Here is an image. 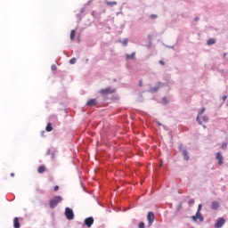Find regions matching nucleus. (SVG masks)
Here are the masks:
<instances>
[{"label":"nucleus","mask_w":228,"mask_h":228,"mask_svg":"<svg viewBox=\"0 0 228 228\" xmlns=\"http://www.w3.org/2000/svg\"><path fill=\"white\" fill-rule=\"evenodd\" d=\"M154 212H149L147 215V221H148V225L149 227H151V225H152V224H154Z\"/></svg>","instance_id":"obj_4"},{"label":"nucleus","mask_w":228,"mask_h":228,"mask_svg":"<svg viewBox=\"0 0 228 228\" xmlns=\"http://www.w3.org/2000/svg\"><path fill=\"white\" fill-rule=\"evenodd\" d=\"M183 156L185 161H188V159H190V157L188 156V151L183 150Z\"/></svg>","instance_id":"obj_15"},{"label":"nucleus","mask_w":228,"mask_h":228,"mask_svg":"<svg viewBox=\"0 0 228 228\" xmlns=\"http://www.w3.org/2000/svg\"><path fill=\"white\" fill-rule=\"evenodd\" d=\"M225 224V219H224L223 217H220L219 219H217V222L215 224L216 228H220V227H224V225Z\"/></svg>","instance_id":"obj_7"},{"label":"nucleus","mask_w":228,"mask_h":228,"mask_svg":"<svg viewBox=\"0 0 228 228\" xmlns=\"http://www.w3.org/2000/svg\"><path fill=\"white\" fill-rule=\"evenodd\" d=\"M158 18V15H156V14H151V19H157Z\"/></svg>","instance_id":"obj_25"},{"label":"nucleus","mask_w":228,"mask_h":228,"mask_svg":"<svg viewBox=\"0 0 228 228\" xmlns=\"http://www.w3.org/2000/svg\"><path fill=\"white\" fill-rule=\"evenodd\" d=\"M139 86H142V81H140V83H139Z\"/></svg>","instance_id":"obj_31"},{"label":"nucleus","mask_w":228,"mask_h":228,"mask_svg":"<svg viewBox=\"0 0 228 228\" xmlns=\"http://www.w3.org/2000/svg\"><path fill=\"white\" fill-rule=\"evenodd\" d=\"M117 90L111 87L100 90V94H102V95H109L110 94H115Z\"/></svg>","instance_id":"obj_3"},{"label":"nucleus","mask_w":228,"mask_h":228,"mask_svg":"<svg viewBox=\"0 0 228 228\" xmlns=\"http://www.w3.org/2000/svg\"><path fill=\"white\" fill-rule=\"evenodd\" d=\"M117 5V2L113 1V2H107V6H115Z\"/></svg>","instance_id":"obj_20"},{"label":"nucleus","mask_w":228,"mask_h":228,"mask_svg":"<svg viewBox=\"0 0 228 228\" xmlns=\"http://www.w3.org/2000/svg\"><path fill=\"white\" fill-rule=\"evenodd\" d=\"M85 224L87 227H92L94 225V217H87L85 219Z\"/></svg>","instance_id":"obj_8"},{"label":"nucleus","mask_w":228,"mask_h":228,"mask_svg":"<svg viewBox=\"0 0 228 228\" xmlns=\"http://www.w3.org/2000/svg\"><path fill=\"white\" fill-rule=\"evenodd\" d=\"M159 63L160 65H165V61H159Z\"/></svg>","instance_id":"obj_28"},{"label":"nucleus","mask_w":228,"mask_h":228,"mask_svg":"<svg viewBox=\"0 0 228 228\" xmlns=\"http://www.w3.org/2000/svg\"><path fill=\"white\" fill-rule=\"evenodd\" d=\"M53 190H54V191H58V190H60V186L55 185Z\"/></svg>","instance_id":"obj_26"},{"label":"nucleus","mask_w":228,"mask_h":228,"mask_svg":"<svg viewBox=\"0 0 228 228\" xmlns=\"http://www.w3.org/2000/svg\"><path fill=\"white\" fill-rule=\"evenodd\" d=\"M216 159H218V165H224V157L222 156V153H216Z\"/></svg>","instance_id":"obj_9"},{"label":"nucleus","mask_w":228,"mask_h":228,"mask_svg":"<svg viewBox=\"0 0 228 228\" xmlns=\"http://www.w3.org/2000/svg\"><path fill=\"white\" fill-rule=\"evenodd\" d=\"M76 61H77V59H76V58H72L69 60L70 65H74V63H76Z\"/></svg>","instance_id":"obj_21"},{"label":"nucleus","mask_w":228,"mask_h":228,"mask_svg":"<svg viewBox=\"0 0 228 228\" xmlns=\"http://www.w3.org/2000/svg\"><path fill=\"white\" fill-rule=\"evenodd\" d=\"M123 44H124V45H127V39H125V40L123 41Z\"/></svg>","instance_id":"obj_27"},{"label":"nucleus","mask_w":228,"mask_h":228,"mask_svg":"<svg viewBox=\"0 0 228 228\" xmlns=\"http://www.w3.org/2000/svg\"><path fill=\"white\" fill-rule=\"evenodd\" d=\"M13 227L20 228V223H19V217H14L13 219Z\"/></svg>","instance_id":"obj_12"},{"label":"nucleus","mask_w":228,"mask_h":228,"mask_svg":"<svg viewBox=\"0 0 228 228\" xmlns=\"http://www.w3.org/2000/svg\"><path fill=\"white\" fill-rule=\"evenodd\" d=\"M227 100V95L223 96V101H226Z\"/></svg>","instance_id":"obj_30"},{"label":"nucleus","mask_w":228,"mask_h":228,"mask_svg":"<svg viewBox=\"0 0 228 228\" xmlns=\"http://www.w3.org/2000/svg\"><path fill=\"white\" fill-rule=\"evenodd\" d=\"M227 147V143H224L222 149H225Z\"/></svg>","instance_id":"obj_29"},{"label":"nucleus","mask_w":228,"mask_h":228,"mask_svg":"<svg viewBox=\"0 0 228 228\" xmlns=\"http://www.w3.org/2000/svg\"><path fill=\"white\" fill-rule=\"evenodd\" d=\"M86 106H97V100L96 99H91L86 102Z\"/></svg>","instance_id":"obj_10"},{"label":"nucleus","mask_w":228,"mask_h":228,"mask_svg":"<svg viewBox=\"0 0 228 228\" xmlns=\"http://www.w3.org/2000/svg\"><path fill=\"white\" fill-rule=\"evenodd\" d=\"M135 54H136L135 53H133L132 54H126V60H131V58L134 59Z\"/></svg>","instance_id":"obj_19"},{"label":"nucleus","mask_w":228,"mask_h":228,"mask_svg":"<svg viewBox=\"0 0 228 228\" xmlns=\"http://www.w3.org/2000/svg\"><path fill=\"white\" fill-rule=\"evenodd\" d=\"M216 41L215 40V38H210L207 42L208 45H213V44H216Z\"/></svg>","instance_id":"obj_18"},{"label":"nucleus","mask_w":228,"mask_h":228,"mask_svg":"<svg viewBox=\"0 0 228 228\" xmlns=\"http://www.w3.org/2000/svg\"><path fill=\"white\" fill-rule=\"evenodd\" d=\"M45 170H47V167H45V166H40V167L37 168L38 174H44V172H45Z\"/></svg>","instance_id":"obj_13"},{"label":"nucleus","mask_w":228,"mask_h":228,"mask_svg":"<svg viewBox=\"0 0 228 228\" xmlns=\"http://www.w3.org/2000/svg\"><path fill=\"white\" fill-rule=\"evenodd\" d=\"M69 37H70V40L74 41V38H76V30L75 29L71 30Z\"/></svg>","instance_id":"obj_16"},{"label":"nucleus","mask_w":228,"mask_h":228,"mask_svg":"<svg viewBox=\"0 0 228 228\" xmlns=\"http://www.w3.org/2000/svg\"><path fill=\"white\" fill-rule=\"evenodd\" d=\"M206 111V108H202L199 113H198V116L196 118V121L198 122V124L200 126H202V121L200 120V117H202L203 113Z\"/></svg>","instance_id":"obj_6"},{"label":"nucleus","mask_w":228,"mask_h":228,"mask_svg":"<svg viewBox=\"0 0 228 228\" xmlns=\"http://www.w3.org/2000/svg\"><path fill=\"white\" fill-rule=\"evenodd\" d=\"M211 208L214 211H216V209H218V208H220V203L218 201H213Z\"/></svg>","instance_id":"obj_11"},{"label":"nucleus","mask_w":228,"mask_h":228,"mask_svg":"<svg viewBox=\"0 0 228 228\" xmlns=\"http://www.w3.org/2000/svg\"><path fill=\"white\" fill-rule=\"evenodd\" d=\"M139 228H145V223L141 222V223L139 224Z\"/></svg>","instance_id":"obj_23"},{"label":"nucleus","mask_w":228,"mask_h":228,"mask_svg":"<svg viewBox=\"0 0 228 228\" xmlns=\"http://www.w3.org/2000/svg\"><path fill=\"white\" fill-rule=\"evenodd\" d=\"M191 219L193 222H197V220H200V222H204V216H202V214L200 212H197L195 216H191Z\"/></svg>","instance_id":"obj_5"},{"label":"nucleus","mask_w":228,"mask_h":228,"mask_svg":"<svg viewBox=\"0 0 228 228\" xmlns=\"http://www.w3.org/2000/svg\"><path fill=\"white\" fill-rule=\"evenodd\" d=\"M62 200L63 198H61V196H55L50 200L49 206L52 209H54V208H56V206H58Z\"/></svg>","instance_id":"obj_1"},{"label":"nucleus","mask_w":228,"mask_h":228,"mask_svg":"<svg viewBox=\"0 0 228 228\" xmlns=\"http://www.w3.org/2000/svg\"><path fill=\"white\" fill-rule=\"evenodd\" d=\"M194 20H199V17H196V18L194 19Z\"/></svg>","instance_id":"obj_33"},{"label":"nucleus","mask_w":228,"mask_h":228,"mask_svg":"<svg viewBox=\"0 0 228 228\" xmlns=\"http://www.w3.org/2000/svg\"><path fill=\"white\" fill-rule=\"evenodd\" d=\"M203 129H206V126L203 125Z\"/></svg>","instance_id":"obj_34"},{"label":"nucleus","mask_w":228,"mask_h":228,"mask_svg":"<svg viewBox=\"0 0 228 228\" xmlns=\"http://www.w3.org/2000/svg\"><path fill=\"white\" fill-rule=\"evenodd\" d=\"M65 216L68 220H74V211L72 210V208H65Z\"/></svg>","instance_id":"obj_2"},{"label":"nucleus","mask_w":228,"mask_h":228,"mask_svg":"<svg viewBox=\"0 0 228 228\" xmlns=\"http://www.w3.org/2000/svg\"><path fill=\"white\" fill-rule=\"evenodd\" d=\"M201 209H202V204H200V205L198 206L197 213H199V212L200 213Z\"/></svg>","instance_id":"obj_24"},{"label":"nucleus","mask_w":228,"mask_h":228,"mask_svg":"<svg viewBox=\"0 0 228 228\" xmlns=\"http://www.w3.org/2000/svg\"><path fill=\"white\" fill-rule=\"evenodd\" d=\"M14 175H15V174H13V173L11 174V176H12V177H14Z\"/></svg>","instance_id":"obj_32"},{"label":"nucleus","mask_w":228,"mask_h":228,"mask_svg":"<svg viewBox=\"0 0 228 228\" xmlns=\"http://www.w3.org/2000/svg\"><path fill=\"white\" fill-rule=\"evenodd\" d=\"M200 121H201V126H202V122H205V123L209 122V117H208V116H200Z\"/></svg>","instance_id":"obj_14"},{"label":"nucleus","mask_w":228,"mask_h":228,"mask_svg":"<svg viewBox=\"0 0 228 228\" xmlns=\"http://www.w3.org/2000/svg\"><path fill=\"white\" fill-rule=\"evenodd\" d=\"M188 204L189 206H193L195 204V200H190Z\"/></svg>","instance_id":"obj_22"},{"label":"nucleus","mask_w":228,"mask_h":228,"mask_svg":"<svg viewBox=\"0 0 228 228\" xmlns=\"http://www.w3.org/2000/svg\"><path fill=\"white\" fill-rule=\"evenodd\" d=\"M45 129L48 133H51V131H53V125L51 123H48Z\"/></svg>","instance_id":"obj_17"}]
</instances>
